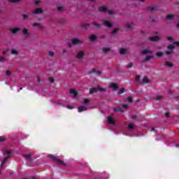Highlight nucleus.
<instances>
[{"label": "nucleus", "instance_id": "f257e3e1", "mask_svg": "<svg viewBox=\"0 0 179 179\" xmlns=\"http://www.w3.org/2000/svg\"><path fill=\"white\" fill-rule=\"evenodd\" d=\"M3 155H7V157H6L1 162V166H0V170H1V169H3L5 163H6V162H8V159H9L10 157V151L6 150L3 151Z\"/></svg>", "mask_w": 179, "mask_h": 179}, {"label": "nucleus", "instance_id": "f03ea898", "mask_svg": "<svg viewBox=\"0 0 179 179\" xmlns=\"http://www.w3.org/2000/svg\"><path fill=\"white\" fill-rule=\"evenodd\" d=\"M48 157H50V159H52L53 162H55L56 163H57V164H62L63 166H66L65 164V162H64V161H61V159H59L58 157H55L53 155H49Z\"/></svg>", "mask_w": 179, "mask_h": 179}, {"label": "nucleus", "instance_id": "7ed1b4c3", "mask_svg": "<svg viewBox=\"0 0 179 179\" xmlns=\"http://www.w3.org/2000/svg\"><path fill=\"white\" fill-rule=\"evenodd\" d=\"M33 13H34L35 15H39L41 13H44V11H43V8H36V10H34Z\"/></svg>", "mask_w": 179, "mask_h": 179}, {"label": "nucleus", "instance_id": "20e7f679", "mask_svg": "<svg viewBox=\"0 0 179 179\" xmlns=\"http://www.w3.org/2000/svg\"><path fill=\"white\" fill-rule=\"evenodd\" d=\"M92 24L96 27V29H97V30H100V29H101V24H99L96 21H94Z\"/></svg>", "mask_w": 179, "mask_h": 179}, {"label": "nucleus", "instance_id": "39448f33", "mask_svg": "<svg viewBox=\"0 0 179 179\" xmlns=\"http://www.w3.org/2000/svg\"><path fill=\"white\" fill-rule=\"evenodd\" d=\"M24 159L27 160V162H31L33 160V157H31V155L30 154H26L24 155Z\"/></svg>", "mask_w": 179, "mask_h": 179}, {"label": "nucleus", "instance_id": "423d86ee", "mask_svg": "<svg viewBox=\"0 0 179 179\" xmlns=\"http://www.w3.org/2000/svg\"><path fill=\"white\" fill-rule=\"evenodd\" d=\"M115 113H124L122 108L121 106H117L115 108H113Z\"/></svg>", "mask_w": 179, "mask_h": 179}, {"label": "nucleus", "instance_id": "0eeeda50", "mask_svg": "<svg viewBox=\"0 0 179 179\" xmlns=\"http://www.w3.org/2000/svg\"><path fill=\"white\" fill-rule=\"evenodd\" d=\"M72 44H73L74 45H78V44H81L80 40H79V38H73L72 40Z\"/></svg>", "mask_w": 179, "mask_h": 179}, {"label": "nucleus", "instance_id": "6e6552de", "mask_svg": "<svg viewBox=\"0 0 179 179\" xmlns=\"http://www.w3.org/2000/svg\"><path fill=\"white\" fill-rule=\"evenodd\" d=\"M103 24L106 26V27H108L110 29V27H113V23L110 22V21H103Z\"/></svg>", "mask_w": 179, "mask_h": 179}, {"label": "nucleus", "instance_id": "1a4fd4ad", "mask_svg": "<svg viewBox=\"0 0 179 179\" xmlns=\"http://www.w3.org/2000/svg\"><path fill=\"white\" fill-rule=\"evenodd\" d=\"M78 113H82L83 111H87V108H86L84 106H80L78 107Z\"/></svg>", "mask_w": 179, "mask_h": 179}, {"label": "nucleus", "instance_id": "9d476101", "mask_svg": "<svg viewBox=\"0 0 179 179\" xmlns=\"http://www.w3.org/2000/svg\"><path fill=\"white\" fill-rule=\"evenodd\" d=\"M159 7L157 6H151L148 7V10H151V12H153L155 10H158Z\"/></svg>", "mask_w": 179, "mask_h": 179}, {"label": "nucleus", "instance_id": "9b49d317", "mask_svg": "<svg viewBox=\"0 0 179 179\" xmlns=\"http://www.w3.org/2000/svg\"><path fill=\"white\" fill-rule=\"evenodd\" d=\"M109 87L113 89L114 90H117V89H118V85L115 84V83H111Z\"/></svg>", "mask_w": 179, "mask_h": 179}, {"label": "nucleus", "instance_id": "f8f14e48", "mask_svg": "<svg viewBox=\"0 0 179 179\" xmlns=\"http://www.w3.org/2000/svg\"><path fill=\"white\" fill-rule=\"evenodd\" d=\"M108 122L111 125L115 124V122H114V119H113L111 116L108 117Z\"/></svg>", "mask_w": 179, "mask_h": 179}, {"label": "nucleus", "instance_id": "ddd939ff", "mask_svg": "<svg viewBox=\"0 0 179 179\" xmlns=\"http://www.w3.org/2000/svg\"><path fill=\"white\" fill-rule=\"evenodd\" d=\"M150 41H159L160 40V37L155 36L150 38Z\"/></svg>", "mask_w": 179, "mask_h": 179}, {"label": "nucleus", "instance_id": "4468645a", "mask_svg": "<svg viewBox=\"0 0 179 179\" xmlns=\"http://www.w3.org/2000/svg\"><path fill=\"white\" fill-rule=\"evenodd\" d=\"M85 56V52H83V51L79 52L77 55V58H78V59H80V58H83V57Z\"/></svg>", "mask_w": 179, "mask_h": 179}, {"label": "nucleus", "instance_id": "2eb2a0df", "mask_svg": "<svg viewBox=\"0 0 179 179\" xmlns=\"http://www.w3.org/2000/svg\"><path fill=\"white\" fill-rule=\"evenodd\" d=\"M11 30V33H13V34H16V33H17L18 31H20V28H13L10 29Z\"/></svg>", "mask_w": 179, "mask_h": 179}, {"label": "nucleus", "instance_id": "dca6fc26", "mask_svg": "<svg viewBox=\"0 0 179 179\" xmlns=\"http://www.w3.org/2000/svg\"><path fill=\"white\" fill-rule=\"evenodd\" d=\"M98 10L99 12L105 13V12H107V8H106L104 6H101V7H99Z\"/></svg>", "mask_w": 179, "mask_h": 179}, {"label": "nucleus", "instance_id": "f3484780", "mask_svg": "<svg viewBox=\"0 0 179 179\" xmlns=\"http://www.w3.org/2000/svg\"><path fill=\"white\" fill-rule=\"evenodd\" d=\"M70 94H73L74 97H76L78 96V92L73 89L70 90Z\"/></svg>", "mask_w": 179, "mask_h": 179}, {"label": "nucleus", "instance_id": "a211bd4d", "mask_svg": "<svg viewBox=\"0 0 179 179\" xmlns=\"http://www.w3.org/2000/svg\"><path fill=\"white\" fill-rule=\"evenodd\" d=\"M102 51H103V52H105V54H108V52H109L110 51H111V48H102Z\"/></svg>", "mask_w": 179, "mask_h": 179}, {"label": "nucleus", "instance_id": "6ab92c4d", "mask_svg": "<svg viewBox=\"0 0 179 179\" xmlns=\"http://www.w3.org/2000/svg\"><path fill=\"white\" fill-rule=\"evenodd\" d=\"M10 54L12 55H18L19 52L17 51V50L12 49L11 51H10Z\"/></svg>", "mask_w": 179, "mask_h": 179}, {"label": "nucleus", "instance_id": "aec40b11", "mask_svg": "<svg viewBox=\"0 0 179 179\" xmlns=\"http://www.w3.org/2000/svg\"><path fill=\"white\" fill-rule=\"evenodd\" d=\"M164 66H169V68H173V63H171L169 62L166 61L165 63H164Z\"/></svg>", "mask_w": 179, "mask_h": 179}, {"label": "nucleus", "instance_id": "412c9836", "mask_svg": "<svg viewBox=\"0 0 179 179\" xmlns=\"http://www.w3.org/2000/svg\"><path fill=\"white\" fill-rule=\"evenodd\" d=\"M90 40L91 41H96V40H97V36H96V35H91L90 36Z\"/></svg>", "mask_w": 179, "mask_h": 179}, {"label": "nucleus", "instance_id": "4be33fe9", "mask_svg": "<svg viewBox=\"0 0 179 179\" xmlns=\"http://www.w3.org/2000/svg\"><path fill=\"white\" fill-rule=\"evenodd\" d=\"M92 72V73H95V75H96L97 76H99V75H101V71H96V69H93Z\"/></svg>", "mask_w": 179, "mask_h": 179}, {"label": "nucleus", "instance_id": "5701e85b", "mask_svg": "<svg viewBox=\"0 0 179 179\" xmlns=\"http://www.w3.org/2000/svg\"><path fill=\"white\" fill-rule=\"evenodd\" d=\"M152 58H155V56H153V55L146 56L145 59V61L146 62H148V61H150V59H152Z\"/></svg>", "mask_w": 179, "mask_h": 179}, {"label": "nucleus", "instance_id": "b1692460", "mask_svg": "<svg viewBox=\"0 0 179 179\" xmlns=\"http://www.w3.org/2000/svg\"><path fill=\"white\" fill-rule=\"evenodd\" d=\"M173 17H174V15L173 14H168L166 15L167 20H171L173 19Z\"/></svg>", "mask_w": 179, "mask_h": 179}, {"label": "nucleus", "instance_id": "393cba45", "mask_svg": "<svg viewBox=\"0 0 179 179\" xmlns=\"http://www.w3.org/2000/svg\"><path fill=\"white\" fill-rule=\"evenodd\" d=\"M120 30V28H115L114 30L111 32L112 36L117 34Z\"/></svg>", "mask_w": 179, "mask_h": 179}, {"label": "nucleus", "instance_id": "a878e982", "mask_svg": "<svg viewBox=\"0 0 179 179\" xmlns=\"http://www.w3.org/2000/svg\"><path fill=\"white\" fill-rule=\"evenodd\" d=\"M82 27H83V29H90V24H82L81 25Z\"/></svg>", "mask_w": 179, "mask_h": 179}, {"label": "nucleus", "instance_id": "bb28decb", "mask_svg": "<svg viewBox=\"0 0 179 179\" xmlns=\"http://www.w3.org/2000/svg\"><path fill=\"white\" fill-rule=\"evenodd\" d=\"M126 52H127V49H125V48H121V49L120 50V53L122 55H125Z\"/></svg>", "mask_w": 179, "mask_h": 179}, {"label": "nucleus", "instance_id": "cd10ccee", "mask_svg": "<svg viewBox=\"0 0 179 179\" xmlns=\"http://www.w3.org/2000/svg\"><path fill=\"white\" fill-rule=\"evenodd\" d=\"M153 51L152 50H145L142 52V54L146 55V54H152Z\"/></svg>", "mask_w": 179, "mask_h": 179}, {"label": "nucleus", "instance_id": "c85d7f7f", "mask_svg": "<svg viewBox=\"0 0 179 179\" xmlns=\"http://www.w3.org/2000/svg\"><path fill=\"white\" fill-rule=\"evenodd\" d=\"M97 90L96 88H91L90 89V94H93V93H96Z\"/></svg>", "mask_w": 179, "mask_h": 179}, {"label": "nucleus", "instance_id": "c756f323", "mask_svg": "<svg viewBox=\"0 0 179 179\" xmlns=\"http://www.w3.org/2000/svg\"><path fill=\"white\" fill-rule=\"evenodd\" d=\"M22 33H23L24 36H27V34H29V31L27 30V29L24 28L22 29Z\"/></svg>", "mask_w": 179, "mask_h": 179}, {"label": "nucleus", "instance_id": "7c9ffc66", "mask_svg": "<svg viewBox=\"0 0 179 179\" xmlns=\"http://www.w3.org/2000/svg\"><path fill=\"white\" fill-rule=\"evenodd\" d=\"M33 26H34V27H41V24H40V23H38V22H34V24H33Z\"/></svg>", "mask_w": 179, "mask_h": 179}, {"label": "nucleus", "instance_id": "2f4dec72", "mask_svg": "<svg viewBox=\"0 0 179 179\" xmlns=\"http://www.w3.org/2000/svg\"><path fill=\"white\" fill-rule=\"evenodd\" d=\"M143 83H149V79H148L147 77H144L143 78Z\"/></svg>", "mask_w": 179, "mask_h": 179}, {"label": "nucleus", "instance_id": "473e14b6", "mask_svg": "<svg viewBox=\"0 0 179 179\" xmlns=\"http://www.w3.org/2000/svg\"><path fill=\"white\" fill-rule=\"evenodd\" d=\"M124 92H125V88H121L119 90L118 94H124Z\"/></svg>", "mask_w": 179, "mask_h": 179}, {"label": "nucleus", "instance_id": "72a5a7b5", "mask_svg": "<svg viewBox=\"0 0 179 179\" xmlns=\"http://www.w3.org/2000/svg\"><path fill=\"white\" fill-rule=\"evenodd\" d=\"M5 141H6V138H5V136H0V142H5Z\"/></svg>", "mask_w": 179, "mask_h": 179}, {"label": "nucleus", "instance_id": "f704fd0d", "mask_svg": "<svg viewBox=\"0 0 179 179\" xmlns=\"http://www.w3.org/2000/svg\"><path fill=\"white\" fill-rule=\"evenodd\" d=\"M157 57H163V52H157L156 53Z\"/></svg>", "mask_w": 179, "mask_h": 179}, {"label": "nucleus", "instance_id": "c9c22d12", "mask_svg": "<svg viewBox=\"0 0 179 179\" xmlns=\"http://www.w3.org/2000/svg\"><path fill=\"white\" fill-rule=\"evenodd\" d=\"M57 10H59V12H64V7L62 6H59L57 8Z\"/></svg>", "mask_w": 179, "mask_h": 179}, {"label": "nucleus", "instance_id": "e433bc0d", "mask_svg": "<svg viewBox=\"0 0 179 179\" xmlns=\"http://www.w3.org/2000/svg\"><path fill=\"white\" fill-rule=\"evenodd\" d=\"M155 99L157 101H159V100H162V96H159V95H157L155 96Z\"/></svg>", "mask_w": 179, "mask_h": 179}, {"label": "nucleus", "instance_id": "4c0bfd02", "mask_svg": "<svg viewBox=\"0 0 179 179\" xmlns=\"http://www.w3.org/2000/svg\"><path fill=\"white\" fill-rule=\"evenodd\" d=\"M168 50H174L173 45H168Z\"/></svg>", "mask_w": 179, "mask_h": 179}, {"label": "nucleus", "instance_id": "58836bf2", "mask_svg": "<svg viewBox=\"0 0 179 179\" xmlns=\"http://www.w3.org/2000/svg\"><path fill=\"white\" fill-rule=\"evenodd\" d=\"M6 75H7V76H10V75H12V73L10 72V71L8 70L6 72Z\"/></svg>", "mask_w": 179, "mask_h": 179}, {"label": "nucleus", "instance_id": "ea45409f", "mask_svg": "<svg viewBox=\"0 0 179 179\" xmlns=\"http://www.w3.org/2000/svg\"><path fill=\"white\" fill-rule=\"evenodd\" d=\"M132 66H134V63L132 62L129 63L127 65V68H132Z\"/></svg>", "mask_w": 179, "mask_h": 179}, {"label": "nucleus", "instance_id": "a19ab883", "mask_svg": "<svg viewBox=\"0 0 179 179\" xmlns=\"http://www.w3.org/2000/svg\"><path fill=\"white\" fill-rule=\"evenodd\" d=\"M90 102V101L89 99H85L84 101H83L84 104H87Z\"/></svg>", "mask_w": 179, "mask_h": 179}, {"label": "nucleus", "instance_id": "79ce46f5", "mask_svg": "<svg viewBox=\"0 0 179 179\" xmlns=\"http://www.w3.org/2000/svg\"><path fill=\"white\" fill-rule=\"evenodd\" d=\"M49 81L50 82V83H54V78L50 77L49 78Z\"/></svg>", "mask_w": 179, "mask_h": 179}, {"label": "nucleus", "instance_id": "37998d69", "mask_svg": "<svg viewBox=\"0 0 179 179\" xmlns=\"http://www.w3.org/2000/svg\"><path fill=\"white\" fill-rule=\"evenodd\" d=\"M140 80H141V76H136V82H139Z\"/></svg>", "mask_w": 179, "mask_h": 179}, {"label": "nucleus", "instance_id": "c03bdc74", "mask_svg": "<svg viewBox=\"0 0 179 179\" xmlns=\"http://www.w3.org/2000/svg\"><path fill=\"white\" fill-rule=\"evenodd\" d=\"M127 100H128L129 103H132V97H131V96L127 97Z\"/></svg>", "mask_w": 179, "mask_h": 179}, {"label": "nucleus", "instance_id": "a18cd8bd", "mask_svg": "<svg viewBox=\"0 0 179 179\" xmlns=\"http://www.w3.org/2000/svg\"><path fill=\"white\" fill-rule=\"evenodd\" d=\"M133 128H134V124H129L128 125V129H133Z\"/></svg>", "mask_w": 179, "mask_h": 179}, {"label": "nucleus", "instance_id": "49530a36", "mask_svg": "<svg viewBox=\"0 0 179 179\" xmlns=\"http://www.w3.org/2000/svg\"><path fill=\"white\" fill-rule=\"evenodd\" d=\"M128 105L127 104H123L122 105V108H124L125 110H127V108H128Z\"/></svg>", "mask_w": 179, "mask_h": 179}, {"label": "nucleus", "instance_id": "de8ad7c7", "mask_svg": "<svg viewBox=\"0 0 179 179\" xmlns=\"http://www.w3.org/2000/svg\"><path fill=\"white\" fill-rule=\"evenodd\" d=\"M22 17H23V19H28V18H29V15H26V14H24V15H22Z\"/></svg>", "mask_w": 179, "mask_h": 179}, {"label": "nucleus", "instance_id": "09e8293b", "mask_svg": "<svg viewBox=\"0 0 179 179\" xmlns=\"http://www.w3.org/2000/svg\"><path fill=\"white\" fill-rule=\"evenodd\" d=\"M126 27H127V29H131V27H132V24H126Z\"/></svg>", "mask_w": 179, "mask_h": 179}, {"label": "nucleus", "instance_id": "8fccbe9b", "mask_svg": "<svg viewBox=\"0 0 179 179\" xmlns=\"http://www.w3.org/2000/svg\"><path fill=\"white\" fill-rule=\"evenodd\" d=\"M108 13L110 15H114V11H113V10H108Z\"/></svg>", "mask_w": 179, "mask_h": 179}, {"label": "nucleus", "instance_id": "3c124183", "mask_svg": "<svg viewBox=\"0 0 179 179\" xmlns=\"http://www.w3.org/2000/svg\"><path fill=\"white\" fill-rule=\"evenodd\" d=\"M166 54L167 55H171V54H173V52L166 51Z\"/></svg>", "mask_w": 179, "mask_h": 179}, {"label": "nucleus", "instance_id": "603ef678", "mask_svg": "<svg viewBox=\"0 0 179 179\" xmlns=\"http://www.w3.org/2000/svg\"><path fill=\"white\" fill-rule=\"evenodd\" d=\"M67 108H69V110H72V108H73V106L67 105Z\"/></svg>", "mask_w": 179, "mask_h": 179}, {"label": "nucleus", "instance_id": "864d4df0", "mask_svg": "<svg viewBox=\"0 0 179 179\" xmlns=\"http://www.w3.org/2000/svg\"><path fill=\"white\" fill-rule=\"evenodd\" d=\"M167 40H168V41H173V38L171 37V36H169V37L167 38Z\"/></svg>", "mask_w": 179, "mask_h": 179}, {"label": "nucleus", "instance_id": "5fc2aeb1", "mask_svg": "<svg viewBox=\"0 0 179 179\" xmlns=\"http://www.w3.org/2000/svg\"><path fill=\"white\" fill-rule=\"evenodd\" d=\"M49 55H50V57H53L54 56V52H49Z\"/></svg>", "mask_w": 179, "mask_h": 179}, {"label": "nucleus", "instance_id": "6e6d98bb", "mask_svg": "<svg viewBox=\"0 0 179 179\" xmlns=\"http://www.w3.org/2000/svg\"><path fill=\"white\" fill-rule=\"evenodd\" d=\"M173 44H174L175 45H178V46L179 47V42H178V41H175V42H173Z\"/></svg>", "mask_w": 179, "mask_h": 179}, {"label": "nucleus", "instance_id": "4d7b16f0", "mask_svg": "<svg viewBox=\"0 0 179 179\" xmlns=\"http://www.w3.org/2000/svg\"><path fill=\"white\" fill-rule=\"evenodd\" d=\"M1 61H5V57H3V56L0 57V62Z\"/></svg>", "mask_w": 179, "mask_h": 179}, {"label": "nucleus", "instance_id": "13d9d810", "mask_svg": "<svg viewBox=\"0 0 179 179\" xmlns=\"http://www.w3.org/2000/svg\"><path fill=\"white\" fill-rule=\"evenodd\" d=\"M165 117H170V113L166 112V113H165Z\"/></svg>", "mask_w": 179, "mask_h": 179}, {"label": "nucleus", "instance_id": "bf43d9fd", "mask_svg": "<svg viewBox=\"0 0 179 179\" xmlns=\"http://www.w3.org/2000/svg\"><path fill=\"white\" fill-rule=\"evenodd\" d=\"M37 83H41V79L40 78H37Z\"/></svg>", "mask_w": 179, "mask_h": 179}, {"label": "nucleus", "instance_id": "052dcab7", "mask_svg": "<svg viewBox=\"0 0 179 179\" xmlns=\"http://www.w3.org/2000/svg\"><path fill=\"white\" fill-rule=\"evenodd\" d=\"M100 92H106V88H101Z\"/></svg>", "mask_w": 179, "mask_h": 179}, {"label": "nucleus", "instance_id": "680f3d73", "mask_svg": "<svg viewBox=\"0 0 179 179\" xmlns=\"http://www.w3.org/2000/svg\"><path fill=\"white\" fill-rule=\"evenodd\" d=\"M40 3V1L37 0L35 1V5H38Z\"/></svg>", "mask_w": 179, "mask_h": 179}, {"label": "nucleus", "instance_id": "e2e57ef3", "mask_svg": "<svg viewBox=\"0 0 179 179\" xmlns=\"http://www.w3.org/2000/svg\"><path fill=\"white\" fill-rule=\"evenodd\" d=\"M133 120H136V116H132V117H131Z\"/></svg>", "mask_w": 179, "mask_h": 179}, {"label": "nucleus", "instance_id": "0e129e2a", "mask_svg": "<svg viewBox=\"0 0 179 179\" xmlns=\"http://www.w3.org/2000/svg\"><path fill=\"white\" fill-rule=\"evenodd\" d=\"M176 29H179V23L176 24Z\"/></svg>", "mask_w": 179, "mask_h": 179}, {"label": "nucleus", "instance_id": "69168bd1", "mask_svg": "<svg viewBox=\"0 0 179 179\" xmlns=\"http://www.w3.org/2000/svg\"><path fill=\"white\" fill-rule=\"evenodd\" d=\"M30 178H31V179H36V177L31 176Z\"/></svg>", "mask_w": 179, "mask_h": 179}, {"label": "nucleus", "instance_id": "338daca9", "mask_svg": "<svg viewBox=\"0 0 179 179\" xmlns=\"http://www.w3.org/2000/svg\"><path fill=\"white\" fill-rule=\"evenodd\" d=\"M63 52H64V53L66 52V49H64V50H63Z\"/></svg>", "mask_w": 179, "mask_h": 179}, {"label": "nucleus", "instance_id": "774afa93", "mask_svg": "<svg viewBox=\"0 0 179 179\" xmlns=\"http://www.w3.org/2000/svg\"><path fill=\"white\" fill-rule=\"evenodd\" d=\"M155 34H159L158 31L155 32Z\"/></svg>", "mask_w": 179, "mask_h": 179}]
</instances>
